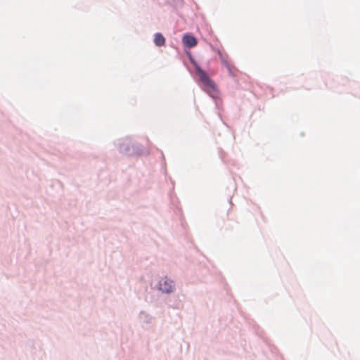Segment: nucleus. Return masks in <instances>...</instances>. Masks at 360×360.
Returning a JSON list of instances; mask_svg holds the SVG:
<instances>
[{"instance_id":"1","label":"nucleus","mask_w":360,"mask_h":360,"mask_svg":"<svg viewBox=\"0 0 360 360\" xmlns=\"http://www.w3.org/2000/svg\"><path fill=\"white\" fill-rule=\"evenodd\" d=\"M195 71L207 93L214 98H218L219 91L214 82L199 66L195 67Z\"/></svg>"},{"instance_id":"2","label":"nucleus","mask_w":360,"mask_h":360,"mask_svg":"<svg viewBox=\"0 0 360 360\" xmlns=\"http://www.w3.org/2000/svg\"><path fill=\"white\" fill-rule=\"evenodd\" d=\"M217 53L221 60V63L227 68L229 73L233 75L236 68L231 64L229 56L224 51H222L219 49L217 50Z\"/></svg>"},{"instance_id":"3","label":"nucleus","mask_w":360,"mask_h":360,"mask_svg":"<svg viewBox=\"0 0 360 360\" xmlns=\"http://www.w3.org/2000/svg\"><path fill=\"white\" fill-rule=\"evenodd\" d=\"M159 289L163 292L169 293L172 292L174 289L173 281L168 279L167 278H163L159 283Z\"/></svg>"},{"instance_id":"4","label":"nucleus","mask_w":360,"mask_h":360,"mask_svg":"<svg viewBox=\"0 0 360 360\" xmlns=\"http://www.w3.org/2000/svg\"><path fill=\"white\" fill-rule=\"evenodd\" d=\"M183 44L188 48H193L197 44V39L193 36L186 34L182 38Z\"/></svg>"},{"instance_id":"5","label":"nucleus","mask_w":360,"mask_h":360,"mask_svg":"<svg viewBox=\"0 0 360 360\" xmlns=\"http://www.w3.org/2000/svg\"><path fill=\"white\" fill-rule=\"evenodd\" d=\"M154 43L157 46H165V38L161 33H156L154 36Z\"/></svg>"}]
</instances>
